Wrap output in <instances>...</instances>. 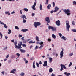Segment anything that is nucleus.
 I'll use <instances>...</instances> for the list:
<instances>
[{
	"label": "nucleus",
	"instance_id": "58",
	"mask_svg": "<svg viewBox=\"0 0 76 76\" xmlns=\"http://www.w3.org/2000/svg\"><path fill=\"white\" fill-rule=\"evenodd\" d=\"M48 41H51V39L49 38L48 39Z\"/></svg>",
	"mask_w": 76,
	"mask_h": 76
},
{
	"label": "nucleus",
	"instance_id": "55",
	"mask_svg": "<svg viewBox=\"0 0 76 76\" xmlns=\"http://www.w3.org/2000/svg\"><path fill=\"white\" fill-rule=\"evenodd\" d=\"M58 34H59V35L60 36V37H61V36H62V34H61V33H59Z\"/></svg>",
	"mask_w": 76,
	"mask_h": 76
},
{
	"label": "nucleus",
	"instance_id": "1",
	"mask_svg": "<svg viewBox=\"0 0 76 76\" xmlns=\"http://www.w3.org/2000/svg\"><path fill=\"white\" fill-rule=\"evenodd\" d=\"M14 45H15V48H16V49H19V48H22V47H21L22 46V42H19V43L18 44V45H16L17 43H18V42L17 41H16L14 42Z\"/></svg>",
	"mask_w": 76,
	"mask_h": 76
},
{
	"label": "nucleus",
	"instance_id": "17",
	"mask_svg": "<svg viewBox=\"0 0 76 76\" xmlns=\"http://www.w3.org/2000/svg\"><path fill=\"white\" fill-rule=\"evenodd\" d=\"M39 9L40 10L42 11L43 10V9L42 8V5L41 4H40L39 6Z\"/></svg>",
	"mask_w": 76,
	"mask_h": 76
},
{
	"label": "nucleus",
	"instance_id": "16",
	"mask_svg": "<svg viewBox=\"0 0 76 76\" xmlns=\"http://www.w3.org/2000/svg\"><path fill=\"white\" fill-rule=\"evenodd\" d=\"M52 31H53V32H56V28L53 27V28L52 29Z\"/></svg>",
	"mask_w": 76,
	"mask_h": 76
},
{
	"label": "nucleus",
	"instance_id": "9",
	"mask_svg": "<svg viewBox=\"0 0 76 76\" xmlns=\"http://www.w3.org/2000/svg\"><path fill=\"white\" fill-rule=\"evenodd\" d=\"M45 20L46 22H47V23H49L50 22V18L48 17H46L45 18Z\"/></svg>",
	"mask_w": 76,
	"mask_h": 76
},
{
	"label": "nucleus",
	"instance_id": "42",
	"mask_svg": "<svg viewBox=\"0 0 76 76\" xmlns=\"http://www.w3.org/2000/svg\"><path fill=\"white\" fill-rule=\"evenodd\" d=\"M39 44L40 45H43V44H44V42H39Z\"/></svg>",
	"mask_w": 76,
	"mask_h": 76
},
{
	"label": "nucleus",
	"instance_id": "15",
	"mask_svg": "<svg viewBox=\"0 0 76 76\" xmlns=\"http://www.w3.org/2000/svg\"><path fill=\"white\" fill-rule=\"evenodd\" d=\"M21 31L23 32H27V31H28V29H23L21 30Z\"/></svg>",
	"mask_w": 76,
	"mask_h": 76
},
{
	"label": "nucleus",
	"instance_id": "49",
	"mask_svg": "<svg viewBox=\"0 0 76 76\" xmlns=\"http://www.w3.org/2000/svg\"><path fill=\"white\" fill-rule=\"evenodd\" d=\"M52 4L53 7H54V6H55V3L53 2Z\"/></svg>",
	"mask_w": 76,
	"mask_h": 76
},
{
	"label": "nucleus",
	"instance_id": "28",
	"mask_svg": "<svg viewBox=\"0 0 76 76\" xmlns=\"http://www.w3.org/2000/svg\"><path fill=\"white\" fill-rule=\"evenodd\" d=\"M52 60H53V58H50L49 59V62L51 63L52 62Z\"/></svg>",
	"mask_w": 76,
	"mask_h": 76
},
{
	"label": "nucleus",
	"instance_id": "24",
	"mask_svg": "<svg viewBox=\"0 0 76 76\" xmlns=\"http://www.w3.org/2000/svg\"><path fill=\"white\" fill-rule=\"evenodd\" d=\"M29 44H34L35 43V41L33 42L31 40L29 42Z\"/></svg>",
	"mask_w": 76,
	"mask_h": 76
},
{
	"label": "nucleus",
	"instance_id": "25",
	"mask_svg": "<svg viewBox=\"0 0 76 76\" xmlns=\"http://www.w3.org/2000/svg\"><path fill=\"white\" fill-rule=\"evenodd\" d=\"M20 75L21 76H24L25 75V73L24 72H22L20 73Z\"/></svg>",
	"mask_w": 76,
	"mask_h": 76
},
{
	"label": "nucleus",
	"instance_id": "7",
	"mask_svg": "<svg viewBox=\"0 0 76 76\" xmlns=\"http://www.w3.org/2000/svg\"><path fill=\"white\" fill-rule=\"evenodd\" d=\"M64 51V49L63 48H62V50L60 53V58L61 59H62L63 58V57L64 56L63 55V54H64V52H63Z\"/></svg>",
	"mask_w": 76,
	"mask_h": 76
},
{
	"label": "nucleus",
	"instance_id": "32",
	"mask_svg": "<svg viewBox=\"0 0 76 76\" xmlns=\"http://www.w3.org/2000/svg\"><path fill=\"white\" fill-rule=\"evenodd\" d=\"M22 45H22L23 47V48H26V44H23V45L22 44Z\"/></svg>",
	"mask_w": 76,
	"mask_h": 76
},
{
	"label": "nucleus",
	"instance_id": "61",
	"mask_svg": "<svg viewBox=\"0 0 76 76\" xmlns=\"http://www.w3.org/2000/svg\"><path fill=\"white\" fill-rule=\"evenodd\" d=\"M15 13V11H13L11 13V14H14Z\"/></svg>",
	"mask_w": 76,
	"mask_h": 76
},
{
	"label": "nucleus",
	"instance_id": "12",
	"mask_svg": "<svg viewBox=\"0 0 76 76\" xmlns=\"http://www.w3.org/2000/svg\"><path fill=\"white\" fill-rule=\"evenodd\" d=\"M47 66V61H45L44 62V64H43V66L44 67H45Z\"/></svg>",
	"mask_w": 76,
	"mask_h": 76
},
{
	"label": "nucleus",
	"instance_id": "5",
	"mask_svg": "<svg viewBox=\"0 0 76 76\" xmlns=\"http://www.w3.org/2000/svg\"><path fill=\"white\" fill-rule=\"evenodd\" d=\"M34 26L35 28H37L38 26H40L41 25V23L39 22H34Z\"/></svg>",
	"mask_w": 76,
	"mask_h": 76
},
{
	"label": "nucleus",
	"instance_id": "51",
	"mask_svg": "<svg viewBox=\"0 0 76 76\" xmlns=\"http://www.w3.org/2000/svg\"><path fill=\"white\" fill-rule=\"evenodd\" d=\"M15 55H12L11 57V58H15Z\"/></svg>",
	"mask_w": 76,
	"mask_h": 76
},
{
	"label": "nucleus",
	"instance_id": "45",
	"mask_svg": "<svg viewBox=\"0 0 76 76\" xmlns=\"http://www.w3.org/2000/svg\"><path fill=\"white\" fill-rule=\"evenodd\" d=\"M72 31H73L74 32H76V29H73L72 30Z\"/></svg>",
	"mask_w": 76,
	"mask_h": 76
},
{
	"label": "nucleus",
	"instance_id": "41",
	"mask_svg": "<svg viewBox=\"0 0 76 76\" xmlns=\"http://www.w3.org/2000/svg\"><path fill=\"white\" fill-rule=\"evenodd\" d=\"M72 25H75V21H73L72 22Z\"/></svg>",
	"mask_w": 76,
	"mask_h": 76
},
{
	"label": "nucleus",
	"instance_id": "59",
	"mask_svg": "<svg viewBox=\"0 0 76 76\" xmlns=\"http://www.w3.org/2000/svg\"><path fill=\"white\" fill-rule=\"evenodd\" d=\"M1 73L2 75H4V71L2 72Z\"/></svg>",
	"mask_w": 76,
	"mask_h": 76
},
{
	"label": "nucleus",
	"instance_id": "14",
	"mask_svg": "<svg viewBox=\"0 0 76 76\" xmlns=\"http://www.w3.org/2000/svg\"><path fill=\"white\" fill-rule=\"evenodd\" d=\"M64 74L66 75V76H69V75H71V74H70V73H67V72H64Z\"/></svg>",
	"mask_w": 76,
	"mask_h": 76
},
{
	"label": "nucleus",
	"instance_id": "22",
	"mask_svg": "<svg viewBox=\"0 0 76 76\" xmlns=\"http://www.w3.org/2000/svg\"><path fill=\"white\" fill-rule=\"evenodd\" d=\"M52 38L54 39H56V35L54 34H52Z\"/></svg>",
	"mask_w": 76,
	"mask_h": 76
},
{
	"label": "nucleus",
	"instance_id": "62",
	"mask_svg": "<svg viewBox=\"0 0 76 76\" xmlns=\"http://www.w3.org/2000/svg\"><path fill=\"white\" fill-rule=\"evenodd\" d=\"M20 14H22V10H20Z\"/></svg>",
	"mask_w": 76,
	"mask_h": 76
},
{
	"label": "nucleus",
	"instance_id": "47",
	"mask_svg": "<svg viewBox=\"0 0 76 76\" xmlns=\"http://www.w3.org/2000/svg\"><path fill=\"white\" fill-rule=\"evenodd\" d=\"M8 63H10L12 62V60L10 59V60H8Z\"/></svg>",
	"mask_w": 76,
	"mask_h": 76
},
{
	"label": "nucleus",
	"instance_id": "31",
	"mask_svg": "<svg viewBox=\"0 0 76 76\" xmlns=\"http://www.w3.org/2000/svg\"><path fill=\"white\" fill-rule=\"evenodd\" d=\"M36 39L37 41H39V38H38V36L36 37Z\"/></svg>",
	"mask_w": 76,
	"mask_h": 76
},
{
	"label": "nucleus",
	"instance_id": "40",
	"mask_svg": "<svg viewBox=\"0 0 76 76\" xmlns=\"http://www.w3.org/2000/svg\"><path fill=\"white\" fill-rule=\"evenodd\" d=\"M72 3L73 5L75 4L76 6V2L75 1H73Z\"/></svg>",
	"mask_w": 76,
	"mask_h": 76
},
{
	"label": "nucleus",
	"instance_id": "2",
	"mask_svg": "<svg viewBox=\"0 0 76 76\" xmlns=\"http://www.w3.org/2000/svg\"><path fill=\"white\" fill-rule=\"evenodd\" d=\"M66 30L69 32V29L70 27V24L69 23V21H66Z\"/></svg>",
	"mask_w": 76,
	"mask_h": 76
},
{
	"label": "nucleus",
	"instance_id": "46",
	"mask_svg": "<svg viewBox=\"0 0 76 76\" xmlns=\"http://www.w3.org/2000/svg\"><path fill=\"white\" fill-rule=\"evenodd\" d=\"M39 48V47H38V46H36L35 48H34V50H36V49H37V48Z\"/></svg>",
	"mask_w": 76,
	"mask_h": 76
},
{
	"label": "nucleus",
	"instance_id": "34",
	"mask_svg": "<svg viewBox=\"0 0 76 76\" xmlns=\"http://www.w3.org/2000/svg\"><path fill=\"white\" fill-rule=\"evenodd\" d=\"M36 64L37 67H39V64L37 62L36 63Z\"/></svg>",
	"mask_w": 76,
	"mask_h": 76
},
{
	"label": "nucleus",
	"instance_id": "18",
	"mask_svg": "<svg viewBox=\"0 0 76 76\" xmlns=\"http://www.w3.org/2000/svg\"><path fill=\"white\" fill-rule=\"evenodd\" d=\"M51 4H49L48 5L47 7V9H50L51 8Z\"/></svg>",
	"mask_w": 76,
	"mask_h": 76
},
{
	"label": "nucleus",
	"instance_id": "23",
	"mask_svg": "<svg viewBox=\"0 0 76 76\" xmlns=\"http://www.w3.org/2000/svg\"><path fill=\"white\" fill-rule=\"evenodd\" d=\"M49 72L50 73H52L53 72V69L51 68H50Z\"/></svg>",
	"mask_w": 76,
	"mask_h": 76
},
{
	"label": "nucleus",
	"instance_id": "11",
	"mask_svg": "<svg viewBox=\"0 0 76 76\" xmlns=\"http://www.w3.org/2000/svg\"><path fill=\"white\" fill-rule=\"evenodd\" d=\"M16 72V69H14L11 71L10 73H11L14 74V73H15V72Z\"/></svg>",
	"mask_w": 76,
	"mask_h": 76
},
{
	"label": "nucleus",
	"instance_id": "50",
	"mask_svg": "<svg viewBox=\"0 0 76 76\" xmlns=\"http://www.w3.org/2000/svg\"><path fill=\"white\" fill-rule=\"evenodd\" d=\"M23 42L24 43H26V40H24L23 41Z\"/></svg>",
	"mask_w": 76,
	"mask_h": 76
},
{
	"label": "nucleus",
	"instance_id": "30",
	"mask_svg": "<svg viewBox=\"0 0 76 76\" xmlns=\"http://www.w3.org/2000/svg\"><path fill=\"white\" fill-rule=\"evenodd\" d=\"M9 32H8V34H10L11 33H12V30L10 29H8Z\"/></svg>",
	"mask_w": 76,
	"mask_h": 76
},
{
	"label": "nucleus",
	"instance_id": "56",
	"mask_svg": "<svg viewBox=\"0 0 76 76\" xmlns=\"http://www.w3.org/2000/svg\"><path fill=\"white\" fill-rule=\"evenodd\" d=\"M11 41L12 42H15V40L13 39L11 40Z\"/></svg>",
	"mask_w": 76,
	"mask_h": 76
},
{
	"label": "nucleus",
	"instance_id": "29",
	"mask_svg": "<svg viewBox=\"0 0 76 76\" xmlns=\"http://www.w3.org/2000/svg\"><path fill=\"white\" fill-rule=\"evenodd\" d=\"M62 38L63 40H66L67 39V38H66V37H65L64 36L62 37Z\"/></svg>",
	"mask_w": 76,
	"mask_h": 76
},
{
	"label": "nucleus",
	"instance_id": "13",
	"mask_svg": "<svg viewBox=\"0 0 76 76\" xmlns=\"http://www.w3.org/2000/svg\"><path fill=\"white\" fill-rule=\"evenodd\" d=\"M21 18L22 19H24L25 18V19H27V18H26V16L25 15H23L21 16Z\"/></svg>",
	"mask_w": 76,
	"mask_h": 76
},
{
	"label": "nucleus",
	"instance_id": "4",
	"mask_svg": "<svg viewBox=\"0 0 76 76\" xmlns=\"http://www.w3.org/2000/svg\"><path fill=\"white\" fill-rule=\"evenodd\" d=\"M55 10L53 11V10L51 11H50V13L52 14L54 12V13H56V12H57V11H58V10H60V8H58L57 6L56 7L55 9Z\"/></svg>",
	"mask_w": 76,
	"mask_h": 76
},
{
	"label": "nucleus",
	"instance_id": "57",
	"mask_svg": "<svg viewBox=\"0 0 76 76\" xmlns=\"http://www.w3.org/2000/svg\"><path fill=\"white\" fill-rule=\"evenodd\" d=\"M55 74H54V73H53L51 75V76H55Z\"/></svg>",
	"mask_w": 76,
	"mask_h": 76
},
{
	"label": "nucleus",
	"instance_id": "39",
	"mask_svg": "<svg viewBox=\"0 0 76 76\" xmlns=\"http://www.w3.org/2000/svg\"><path fill=\"white\" fill-rule=\"evenodd\" d=\"M72 64H73V63H72V62H70V64L69 65V67H71Z\"/></svg>",
	"mask_w": 76,
	"mask_h": 76
},
{
	"label": "nucleus",
	"instance_id": "64",
	"mask_svg": "<svg viewBox=\"0 0 76 76\" xmlns=\"http://www.w3.org/2000/svg\"><path fill=\"white\" fill-rule=\"evenodd\" d=\"M28 61L27 60L26 61H25V62L26 63H28Z\"/></svg>",
	"mask_w": 76,
	"mask_h": 76
},
{
	"label": "nucleus",
	"instance_id": "36",
	"mask_svg": "<svg viewBox=\"0 0 76 76\" xmlns=\"http://www.w3.org/2000/svg\"><path fill=\"white\" fill-rule=\"evenodd\" d=\"M15 29H17V30H18L19 29V27H18L16 26H15Z\"/></svg>",
	"mask_w": 76,
	"mask_h": 76
},
{
	"label": "nucleus",
	"instance_id": "10",
	"mask_svg": "<svg viewBox=\"0 0 76 76\" xmlns=\"http://www.w3.org/2000/svg\"><path fill=\"white\" fill-rule=\"evenodd\" d=\"M55 23L57 26H60V25H61L60 20H58L56 21L55 22Z\"/></svg>",
	"mask_w": 76,
	"mask_h": 76
},
{
	"label": "nucleus",
	"instance_id": "37",
	"mask_svg": "<svg viewBox=\"0 0 76 76\" xmlns=\"http://www.w3.org/2000/svg\"><path fill=\"white\" fill-rule=\"evenodd\" d=\"M48 2H49V0H46V1L45 3V4H48Z\"/></svg>",
	"mask_w": 76,
	"mask_h": 76
},
{
	"label": "nucleus",
	"instance_id": "21",
	"mask_svg": "<svg viewBox=\"0 0 76 76\" xmlns=\"http://www.w3.org/2000/svg\"><path fill=\"white\" fill-rule=\"evenodd\" d=\"M5 14L6 15H7V14H8L9 16H10V12H9V11H6L5 12Z\"/></svg>",
	"mask_w": 76,
	"mask_h": 76
},
{
	"label": "nucleus",
	"instance_id": "27",
	"mask_svg": "<svg viewBox=\"0 0 76 76\" xmlns=\"http://www.w3.org/2000/svg\"><path fill=\"white\" fill-rule=\"evenodd\" d=\"M43 46L44 45H41L39 48V49H40V50H41V49L43 47Z\"/></svg>",
	"mask_w": 76,
	"mask_h": 76
},
{
	"label": "nucleus",
	"instance_id": "35",
	"mask_svg": "<svg viewBox=\"0 0 76 76\" xmlns=\"http://www.w3.org/2000/svg\"><path fill=\"white\" fill-rule=\"evenodd\" d=\"M23 10L25 11V12H28V9L27 8H24Z\"/></svg>",
	"mask_w": 76,
	"mask_h": 76
},
{
	"label": "nucleus",
	"instance_id": "52",
	"mask_svg": "<svg viewBox=\"0 0 76 76\" xmlns=\"http://www.w3.org/2000/svg\"><path fill=\"white\" fill-rule=\"evenodd\" d=\"M18 37L19 38H21L22 37V35H21L20 34H19Z\"/></svg>",
	"mask_w": 76,
	"mask_h": 76
},
{
	"label": "nucleus",
	"instance_id": "63",
	"mask_svg": "<svg viewBox=\"0 0 76 76\" xmlns=\"http://www.w3.org/2000/svg\"><path fill=\"white\" fill-rule=\"evenodd\" d=\"M9 54H8L6 56V58H9Z\"/></svg>",
	"mask_w": 76,
	"mask_h": 76
},
{
	"label": "nucleus",
	"instance_id": "44",
	"mask_svg": "<svg viewBox=\"0 0 76 76\" xmlns=\"http://www.w3.org/2000/svg\"><path fill=\"white\" fill-rule=\"evenodd\" d=\"M4 26L5 28H7L8 27H7V26H6V24H5L4 25Z\"/></svg>",
	"mask_w": 76,
	"mask_h": 76
},
{
	"label": "nucleus",
	"instance_id": "43",
	"mask_svg": "<svg viewBox=\"0 0 76 76\" xmlns=\"http://www.w3.org/2000/svg\"><path fill=\"white\" fill-rule=\"evenodd\" d=\"M0 35L1 36V38L3 37V34L1 32H0Z\"/></svg>",
	"mask_w": 76,
	"mask_h": 76
},
{
	"label": "nucleus",
	"instance_id": "53",
	"mask_svg": "<svg viewBox=\"0 0 76 76\" xmlns=\"http://www.w3.org/2000/svg\"><path fill=\"white\" fill-rule=\"evenodd\" d=\"M20 39H21L22 41H23V40H24V37H23Z\"/></svg>",
	"mask_w": 76,
	"mask_h": 76
},
{
	"label": "nucleus",
	"instance_id": "8",
	"mask_svg": "<svg viewBox=\"0 0 76 76\" xmlns=\"http://www.w3.org/2000/svg\"><path fill=\"white\" fill-rule=\"evenodd\" d=\"M35 2H34V4L33 6L32 7V8L33 9V10H36V8H35V6H36V1L37 0H34Z\"/></svg>",
	"mask_w": 76,
	"mask_h": 76
},
{
	"label": "nucleus",
	"instance_id": "38",
	"mask_svg": "<svg viewBox=\"0 0 76 76\" xmlns=\"http://www.w3.org/2000/svg\"><path fill=\"white\" fill-rule=\"evenodd\" d=\"M0 23L1 25H4L5 24L4 23L2 22L1 21H0Z\"/></svg>",
	"mask_w": 76,
	"mask_h": 76
},
{
	"label": "nucleus",
	"instance_id": "20",
	"mask_svg": "<svg viewBox=\"0 0 76 76\" xmlns=\"http://www.w3.org/2000/svg\"><path fill=\"white\" fill-rule=\"evenodd\" d=\"M20 51L21 52V53H25L26 51H25V50L21 49H20Z\"/></svg>",
	"mask_w": 76,
	"mask_h": 76
},
{
	"label": "nucleus",
	"instance_id": "19",
	"mask_svg": "<svg viewBox=\"0 0 76 76\" xmlns=\"http://www.w3.org/2000/svg\"><path fill=\"white\" fill-rule=\"evenodd\" d=\"M35 61H34L33 63V69H35Z\"/></svg>",
	"mask_w": 76,
	"mask_h": 76
},
{
	"label": "nucleus",
	"instance_id": "26",
	"mask_svg": "<svg viewBox=\"0 0 76 76\" xmlns=\"http://www.w3.org/2000/svg\"><path fill=\"white\" fill-rule=\"evenodd\" d=\"M53 26H48V29H49V30H50V29H52L53 28Z\"/></svg>",
	"mask_w": 76,
	"mask_h": 76
},
{
	"label": "nucleus",
	"instance_id": "6",
	"mask_svg": "<svg viewBox=\"0 0 76 76\" xmlns=\"http://www.w3.org/2000/svg\"><path fill=\"white\" fill-rule=\"evenodd\" d=\"M60 66L61 69L60 70V71H61V72L63 70V68H64V69H67V68L66 67V66H65V65H63L62 64H61Z\"/></svg>",
	"mask_w": 76,
	"mask_h": 76
},
{
	"label": "nucleus",
	"instance_id": "60",
	"mask_svg": "<svg viewBox=\"0 0 76 76\" xmlns=\"http://www.w3.org/2000/svg\"><path fill=\"white\" fill-rule=\"evenodd\" d=\"M34 15H35V13H32V16H34Z\"/></svg>",
	"mask_w": 76,
	"mask_h": 76
},
{
	"label": "nucleus",
	"instance_id": "54",
	"mask_svg": "<svg viewBox=\"0 0 76 76\" xmlns=\"http://www.w3.org/2000/svg\"><path fill=\"white\" fill-rule=\"evenodd\" d=\"M23 23H26V20H25V19H23Z\"/></svg>",
	"mask_w": 76,
	"mask_h": 76
},
{
	"label": "nucleus",
	"instance_id": "48",
	"mask_svg": "<svg viewBox=\"0 0 76 76\" xmlns=\"http://www.w3.org/2000/svg\"><path fill=\"white\" fill-rule=\"evenodd\" d=\"M16 56H17L18 57H19V56H20V54H19V53H16Z\"/></svg>",
	"mask_w": 76,
	"mask_h": 76
},
{
	"label": "nucleus",
	"instance_id": "33",
	"mask_svg": "<svg viewBox=\"0 0 76 76\" xmlns=\"http://www.w3.org/2000/svg\"><path fill=\"white\" fill-rule=\"evenodd\" d=\"M73 54V53H70L69 54V57H71V56H72Z\"/></svg>",
	"mask_w": 76,
	"mask_h": 76
},
{
	"label": "nucleus",
	"instance_id": "3",
	"mask_svg": "<svg viewBox=\"0 0 76 76\" xmlns=\"http://www.w3.org/2000/svg\"><path fill=\"white\" fill-rule=\"evenodd\" d=\"M63 11L64 12L65 14L67 15L68 16H69V15H70L71 11H70V10H64Z\"/></svg>",
	"mask_w": 76,
	"mask_h": 76
}]
</instances>
